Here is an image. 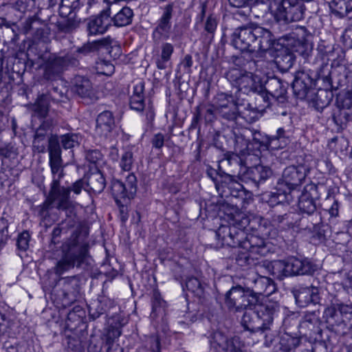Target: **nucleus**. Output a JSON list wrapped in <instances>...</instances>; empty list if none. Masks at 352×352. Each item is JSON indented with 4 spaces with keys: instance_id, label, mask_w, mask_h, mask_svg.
I'll return each mask as SVG.
<instances>
[{
    "instance_id": "nucleus-1",
    "label": "nucleus",
    "mask_w": 352,
    "mask_h": 352,
    "mask_svg": "<svg viewBox=\"0 0 352 352\" xmlns=\"http://www.w3.org/2000/svg\"><path fill=\"white\" fill-rule=\"evenodd\" d=\"M216 236L221 245L239 247L249 252L245 258L265 256L270 252L269 244L263 239L254 234L247 235L242 228L234 224L221 226L216 232Z\"/></svg>"
},
{
    "instance_id": "nucleus-2",
    "label": "nucleus",
    "mask_w": 352,
    "mask_h": 352,
    "mask_svg": "<svg viewBox=\"0 0 352 352\" xmlns=\"http://www.w3.org/2000/svg\"><path fill=\"white\" fill-rule=\"evenodd\" d=\"M233 66L225 74L226 78L233 87L244 94L257 92L263 90L260 76L254 74L257 71L258 62L246 60L243 56L232 57Z\"/></svg>"
},
{
    "instance_id": "nucleus-3",
    "label": "nucleus",
    "mask_w": 352,
    "mask_h": 352,
    "mask_svg": "<svg viewBox=\"0 0 352 352\" xmlns=\"http://www.w3.org/2000/svg\"><path fill=\"white\" fill-rule=\"evenodd\" d=\"M232 37V44L236 49L250 52L267 51L274 41L268 30L255 25L239 27L234 30Z\"/></svg>"
},
{
    "instance_id": "nucleus-4",
    "label": "nucleus",
    "mask_w": 352,
    "mask_h": 352,
    "mask_svg": "<svg viewBox=\"0 0 352 352\" xmlns=\"http://www.w3.org/2000/svg\"><path fill=\"white\" fill-rule=\"evenodd\" d=\"M62 248V258L54 268L56 274L61 275L74 267H80L83 264L88 263L89 245L85 242H79L76 234L72 235L63 245Z\"/></svg>"
},
{
    "instance_id": "nucleus-5",
    "label": "nucleus",
    "mask_w": 352,
    "mask_h": 352,
    "mask_svg": "<svg viewBox=\"0 0 352 352\" xmlns=\"http://www.w3.org/2000/svg\"><path fill=\"white\" fill-rule=\"evenodd\" d=\"M70 188L60 186V181L52 180L49 195L45 202L40 206L39 214L45 217L48 210L56 204L58 210H64L67 216L72 217L75 206L69 199Z\"/></svg>"
},
{
    "instance_id": "nucleus-6",
    "label": "nucleus",
    "mask_w": 352,
    "mask_h": 352,
    "mask_svg": "<svg viewBox=\"0 0 352 352\" xmlns=\"http://www.w3.org/2000/svg\"><path fill=\"white\" fill-rule=\"evenodd\" d=\"M277 307L273 303L260 305L256 313L245 312L242 318L243 327L251 332H263L273 321V316Z\"/></svg>"
},
{
    "instance_id": "nucleus-7",
    "label": "nucleus",
    "mask_w": 352,
    "mask_h": 352,
    "mask_svg": "<svg viewBox=\"0 0 352 352\" xmlns=\"http://www.w3.org/2000/svg\"><path fill=\"white\" fill-rule=\"evenodd\" d=\"M253 291L245 284V287L233 286L225 295V304L230 311H241L249 306L256 304Z\"/></svg>"
},
{
    "instance_id": "nucleus-8",
    "label": "nucleus",
    "mask_w": 352,
    "mask_h": 352,
    "mask_svg": "<svg viewBox=\"0 0 352 352\" xmlns=\"http://www.w3.org/2000/svg\"><path fill=\"white\" fill-rule=\"evenodd\" d=\"M223 166L226 164H234L240 166V171L238 173V177L242 181L249 180L252 182L256 188H258V184L265 181L272 175V171L269 166L263 165H256L246 169V166L242 165L241 160L234 158H228L221 162Z\"/></svg>"
},
{
    "instance_id": "nucleus-9",
    "label": "nucleus",
    "mask_w": 352,
    "mask_h": 352,
    "mask_svg": "<svg viewBox=\"0 0 352 352\" xmlns=\"http://www.w3.org/2000/svg\"><path fill=\"white\" fill-rule=\"evenodd\" d=\"M305 10V6L300 0H281L276 11L275 19L284 24L299 21L303 19Z\"/></svg>"
},
{
    "instance_id": "nucleus-10",
    "label": "nucleus",
    "mask_w": 352,
    "mask_h": 352,
    "mask_svg": "<svg viewBox=\"0 0 352 352\" xmlns=\"http://www.w3.org/2000/svg\"><path fill=\"white\" fill-rule=\"evenodd\" d=\"M78 65V58L73 55L50 58L44 64L43 78L47 80H55L60 77L68 67H77Z\"/></svg>"
},
{
    "instance_id": "nucleus-11",
    "label": "nucleus",
    "mask_w": 352,
    "mask_h": 352,
    "mask_svg": "<svg viewBox=\"0 0 352 352\" xmlns=\"http://www.w3.org/2000/svg\"><path fill=\"white\" fill-rule=\"evenodd\" d=\"M274 267L283 268L285 276L311 274L316 270V265L309 260L296 257L289 258L285 262L277 261Z\"/></svg>"
},
{
    "instance_id": "nucleus-12",
    "label": "nucleus",
    "mask_w": 352,
    "mask_h": 352,
    "mask_svg": "<svg viewBox=\"0 0 352 352\" xmlns=\"http://www.w3.org/2000/svg\"><path fill=\"white\" fill-rule=\"evenodd\" d=\"M210 343L217 352H244L243 344L239 337L228 338L221 331L212 333Z\"/></svg>"
},
{
    "instance_id": "nucleus-13",
    "label": "nucleus",
    "mask_w": 352,
    "mask_h": 352,
    "mask_svg": "<svg viewBox=\"0 0 352 352\" xmlns=\"http://www.w3.org/2000/svg\"><path fill=\"white\" fill-rule=\"evenodd\" d=\"M50 166L53 175V180L60 181L64 176L61 149L58 137L52 135L48 140Z\"/></svg>"
},
{
    "instance_id": "nucleus-14",
    "label": "nucleus",
    "mask_w": 352,
    "mask_h": 352,
    "mask_svg": "<svg viewBox=\"0 0 352 352\" xmlns=\"http://www.w3.org/2000/svg\"><path fill=\"white\" fill-rule=\"evenodd\" d=\"M308 170L303 165L287 167L282 175V179L278 184V190H280L283 186H286L291 190L299 186L305 180Z\"/></svg>"
},
{
    "instance_id": "nucleus-15",
    "label": "nucleus",
    "mask_w": 352,
    "mask_h": 352,
    "mask_svg": "<svg viewBox=\"0 0 352 352\" xmlns=\"http://www.w3.org/2000/svg\"><path fill=\"white\" fill-rule=\"evenodd\" d=\"M286 87L278 78H272L267 82V88L259 94L258 100H263L267 103V107L272 103L271 100L283 103L286 100Z\"/></svg>"
},
{
    "instance_id": "nucleus-16",
    "label": "nucleus",
    "mask_w": 352,
    "mask_h": 352,
    "mask_svg": "<svg viewBox=\"0 0 352 352\" xmlns=\"http://www.w3.org/2000/svg\"><path fill=\"white\" fill-rule=\"evenodd\" d=\"M250 277L246 280L245 285L253 291L256 303L259 295L270 296L276 291V285L272 279L256 274H249Z\"/></svg>"
},
{
    "instance_id": "nucleus-17",
    "label": "nucleus",
    "mask_w": 352,
    "mask_h": 352,
    "mask_svg": "<svg viewBox=\"0 0 352 352\" xmlns=\"http://www.w3.org/2000/svg\"><path fill=\"white\" fill-rule=\"evenodd\" d=\"M216 111L222 118L234 120L240 111L233 96L223 93L219 94L215 101Z\"/></svg>"
},
{
    "instance_id": "nucleus-18",
    "label": "nucleus",
    "mask_w": 352,
    "mask_h": 352,
    "mask_svg": "<svg viewBox=\"0 0 352 352\" xmlns=\"http://www.w3.org/2000/svg\"><path fill=\"white\" fill-rule=\"evenodd\" d=\"M113 6V4L109 5L98 16L89 21L87 28L89 35L102 34L106 32L111 24V10Z\"/></svg>"
},
{
    "instance_id": "nucleus-19",
    "label": "nucleus",
    "mask_w": 352,
    "mask_h": 352,
    "mask_svg": "<svg viewBox=\"0 0 352 352\" xmlns=\"http://www.w3.org/2000/svg\"><path fill=\"white\" fill-rule=\"evenodd\" d=\"M292 292L296 303L300 307H306L309 303L319 302V289L314 286L299 285L292 289Z\"/></svg>"
},
{
    "instance_id": "nucleus-20",
    "label": "nucleus",
    "mask_w": 352,
    "mask_h": 352,
    "mask_svg": "<svg viewBox=\"0 0 352 352\" xmlns=\"http://www.w3.org/2000/svg\"><path fill=\"white\" fill-rule=\"evenodd\" d=\"M230 173H226L221 170V165L219 166L217 174L219 175L221 180L220 184H216V186L217 188H223L224 192H226V189H228L231 196L236 197L239 195V192L243 190L244 187L236 179V171L230 170Z\"/></svg>"
},
{
    "instance_id": "nucleus-21",
    "label": "nucleus",
    "mask_w": 352,
    "mask_h": 352,
    "mask_svg": "<svg viewBox=\"0 0 352 352\" xmlns=\"http://www.w3.org/2000/svg\"><path fill=\"white\" fill-rule=\"evenodd\" d=\"M74 91L81 98L88 99L91 102L97 100L90 80L81 76L74 78Z\"/></svg>"
},
{
    "instance_id": "nucleus-22",
    "label": "nucleus",
    "mask_w": 352,
    "mask_h": 352,
    "mask_svg": "<svg viewBox=\"0 0 352 352\" xmlns=\"http://www.w3.org/2000/svg\"><path fill=\"white\" fill-rule=\"evenodd\" d=\"M63 295L67 303L69 304L76 300L80 290L79 278L74 276L63 279Z\"/></svg>"
},
{
    "instance_id": "nucleus-23",
    "label": "nucleus",
    "mask_w": 352,
    "mask_h": 352,
    "mask_svg": "<svg viewBox=\"0 0 352 352\" xmlns=\"http://www.w3.org/2000/svg\"><path fill=\"white\" fill-rule=\"evenodd\" d=\"M311 79L309 75L304 72H298L296 74L292 88L295 95L300 98H305L311 86Z\"/></svg>"
},
{
    "instance_id": "nucleus-24",
    "label": "nucleus",
    "mask_w": 352,
    "mask_h": 352,
    "mask_svg": "<svg viewBox=\"0 0 352 352\" xmlns=\"http://www.w3.org/2000/svg\"><path fill=\"white\" fill-rule=\"evenodd\" d=\"M115 127V120L111 111L100 113L96 119V131L102 136H107Z\"/></svg>"
},
{
    "instance_id": "nucleus-25",
    "label": "nucleus",
    "mask_w": 352,
    "mask_h": 352,
    "mask_svg": "<svg viewBox=\"0 0 352 352\" xmlns=\"http://www.w3.org/2000/svg\"><path fill=\"white\" fill-rule=\"evenodd\" d=\"M86 186L89 188L87 191L94 193H100L105 187V179L100 171L89 173L86 177Z\"/></svg>"
},
{
    "instance_id": "nucleus-26",
    "label": "nucleus",
    "mask_w": 352,
    "mask_h": 352,
    "mask_svg": "<svg viewBox=\"0 0 352 352\" xmlns=\"http://www.w3.org/2000/svg\"><path fill=\"white\" fill-rule=\"evenodd\" d=\"M295 61V56L292 52L288 49H282L280 50L276 58L275 63L277 67L282 72H286L293 66Z\"/></svg>"
},
{
    "instance_id": "nucleus-27",
    "label": "nucleus",
    "mask_w": 352,
    "mask_h": 352,
    "mask_svg": "<svg viewBox=\"0 0 352 352\" xmlns=\"http://www.w3.org/2000/svg\"><path fill=\"white\" fill-rule=\"evenodd\" d=\"M144 85L138 82L133 87V94L130 98V107L137 111H142L145 107L144 97Z\"/></svg>"
},
{
    "instance_id": "nucleus-28",
    "label": "nucleus",
    "mask_w": 352,
    "mask_h": 352,
    "mask_svg": "<svg viewBox=\"0 0 352 352\" xmlns=\"http://www.w3.org/2000/svg\"><path fill=\"white\" fill-rule=\"evenodd\" d=\"M300 342L299 338L292 337L289 335L282 336L276 346L274 352H292L299 346Z\"/></svg>"
},
{
    "instance_id": "nucleus-29",
    "label": "nucleus",
    "mask_w": 352,
    "mask_h": 352,
    "mask_svg": "<svg viewBox=\"0 0 352 352\" xmlns=\"http://www.w3.org/2000/svg\"><path fill=\"white\" fill-rule=\"evenodd\" d=\"M133 16V10L129 7H124L111 19L116 26L122 27L131 23Z\"/></svg>"
},
{
    "instance_id": "nucleus-30",
    "label": "nucleus",
    "mask_w": 352,
    "mask_h": 352,
    "mask_svg": "<svg viewBox=\"0 0 352 352\" xmlns=\"http://www.w3.org/2000/svg\"><path fill=\"white\" fill-rule=\"evenodd\" d=\"M165 307L166 302L162 299L160 294L156 290L153 291L151 317L153 318H162L166 314Z\"/></svg>"
},
{
    "instance_id": "nucleus-31",
    "label": "nucleus",
    "mask_w": 352,
    "mask_h": 352,
    "mask_svg": "<svg viewBox=\"0 0 352 352\" xmlns=\"http://www.w3.org/2000/svg\"><path fill=\"white\" fill-rule=\"evenodd\" d=\"M329 6L333 12L340 16L352 11V0H333Z\"/></svg>"
},
{
    "instance_id": "nucleus-32",
    "label": "nucleus",
    "mask_w": 352,
    "mask_h": 352,
    "mask_svg": "<svg viewBox=\"0 0 352 352\" xmlns=\"http://www.w3.org/2000/svg\"><path fill=\"white\" fill-rule=\"evenodd\" d=\"M319 317L316 311L307 313L300 324L302 329L315 332L318 328Z\"/></svg>"
},
{
    "instance_id": "nucleus-33",
    "label": "nucleus",
    "mask_w": 352,
    "mask_h": 352,
    "mask_svg": "<svg viewBox=\"0 0 352 352\" xmlns=\"http://www.w3.org/2000/svg\"><path fill=\"white\" fill-rule=\"evenodd\" d=\"M299 209L305 213L312 214L316 210L315 201L309 193H303L299 197L298 201Z\"/></svg>"
},
{
    "instance_id": "nucleus-34",
    "label": "nucleus",
    "mask_w": 352,
    "mask_h": 352,
    "mask_svg": "<svg viewBox=\"0 0 352 352\" xmlns=\"http://www.w3.org/2000/svg\"><path fill=\"white\" fill-rule=\"evenodd\" d=\"M351 117V112L346 111V109L337 107L333 114V120L336 125L342 129L346 126Z\"/></svg>"
},
{
    "instance_id": "nucleus-35",
    "label": "nucleus",
    "mask_w": 352,
    "mask_h": 352,
    "mask_svg": "<svg viewBox=\"0 0 352 352\" xmlns=\"http://www.w3.org/2000/svg\"><path fill=\"white\" fill-rule=\"evenodd\" d=\"M171 25L170 23L159 21L158 25L153 31V36L156 42L169 37Z\"/></svg>"
},
{
    "instance_id": "nucleus-36",
    "label": "nucleus",
    "mask_w": 352,
    "mask_h": 352,
    "mask_svg": "<svg viewBox=\"0 0 352 352\" xmlns=\"http://www.w3.org/2000/svg\"><path fill=\"white\" fill-rule=\"evenodd\" d=\"M34 112L41 118H45L49 111V97L47 95L41 96L34 106Z\"/></svg>"
},
{
    "instance_id": "nucleus-37",
    "label": "nucleus",
    "mask_w": 352,
    "mask_h": 352,
    "mask_svg": "<svg viewBox=\"0 0 352 352\" xmlns=\"http://www.w3.org/2000/svg\"><path fill=\"white\" fill-rule=\"evenodd\" d=\"M111 190L114 199L118 201L119 199H129V195L124 187V183L119 180H113L111 182Z\"/></svg>"
},
{
    "instance_id": "nucleus-38",
    "label": "nucleus",
    "mask_w": 352,
    "mask_h": 352,
    "mask_svg": "<svg viewBox=\"0 0 352 352\" xmlns=\"http://www.w3.org/2000/svg\"><path fill=\"white\" fill-rule=\"evenodd\" d=\"M186 287L188 291L191 292L197 296L200 297L204 294V287L197 278H189L186 282Z\"/></svg>"
},
{
    "instance_id": "nucleus-39",
    "label": "nucleus",
    "mask_w": 352,
    "mask_h": 352,
    "mask_svg": "<svg viewBox=\"0 0 352 352\" xmlns=\"http://www.w3.org/2000/svg\"><path fill=\"white\" fill-rule=\"evenodd\" d=\"M338 107L352 112V92L346 91L337 98Z\"/></svg>"
},
{
    "instance_id": "nucleus-40",
    "label": "nucleus",
    "mask_w": 352,
    "mask_h": 352,
    "mask_svg": "<svg viewBox=\"0 0 352 352\" xmlns=\"http://www.w3.org/2000/svg\"><path fill=\"white\" fill-rule=\"evenodd\" d=\"M78 6L79 0H61L60 12L61 14L70 16Z\"/></svg>"
},
{
    "instance_id": "nucleus-41",
    "label": "nucleus",
    "mask_w": 352,
    "mask_h": 352,
    "mask_svg": "<svg viewBox=\"0 0 352 352\" xmlns=\"http://www.w3.org/2000/svg\"><path fill=\"white\" fill-rule=\"evenodd\" d=\"M333 72H329L328 65H323L318 74L319 78H321L324 81L328 82L332 88L338 89L339 83L338 82L336 85H334L333 81Z\"/></svg>"
},
{
    "instance_id": "nucleus-42",
    "label": "nucleus",
    "mask_w": 352,
    "mask_h": 352,
    "mask_svg": "<svg viewBox=\"0 0 352 352\" xmlns=\"http://www.w3.org/2000/svg\"><path fill=\"white\" fill-rule=\"evenodd\" d=\"M78 25V21L72 19V16L67 20L58 22V28L60 32L69 33L75 30Z\"/></svg>"
},
{
    "instance_id": "nucleus-43",
    "label": "nucleus",
    "mask_w": 352,
    "mask_h": 352,
    "mask_svg": "<svg viewBox=\"0 0 352 352\" xmlns=\"http://www.w3.org/2000/svg\"><path fill=\"white\" fill-rule=\"evenodd\" d=\"M124 185L129 195V199L133 198L137 191V179L135 175L129 174Z\"/></svg>"
},
{
    "instance_id": "nucleus-44",
    "label": "nucleus",
    "mask_w": 352,
    "mask_h": 352,
    "mask_svg": "<svg viewBox=\"0 0 352 352\" xmlns=\"http://www.w3.org/2000/svg\"><path fill=\"white\" fill-rule=\"evenodd\" d=\"M121 335L120 329L110 327L107 333V343L109 344L107 352H115L116 349H113V341L115 338H118Z\"/></svg>"
},
{
    "instance_id": "nucleus-45",
    "label": "nucleus",
    "mask_w": 352,
    "mask_h": 352,
    "mask_svg": "<svg viewBox=\"0 0 352 352\" xmlns=\"http://www.w3.org/2000/svg\"><path fill=\"white\" fill-rule=\"evenodd\" d=\"M133 164V153L131 151H126L121 157L120 166L123 170L129 171Z\"/></svg>"
},
{
    "instance_id": "nucleus-46",
    "label": "nucleus",
    "mask_w": 352,
    "mask_h": 352,
    "mask_svg": "<svg viewBox=\"0 0 352 352\" xmlns=\"http://www.w3.org/2000/svg\"><path fill=\"white\" fill-rule=\"evenodd\" d=\"M297 39L298 38H296V34L294 32L283 36L279 39L283 45L282 49H288L292 52Z\"/></svg>"
},
{
    "instance_id": "nucleus-47",
    "label": "nucleus",
    "mask_w": 352,
    "mask_h": 352,
    "mask_svg": "<svg viewBox=\"0 0 352 352\" xmlns=\"http://www.w3.org/2000/svg\"><path fill=\"white\" fill-rule=\"evenodd\" d=\"M60 141L65 148H71L78 144V136L76 134H66L60 137Z\"/></svg>"
},
{
    "instance_id": "nucleus-48",
    "label": "nucleus",
    "mask_w": 352,
    "mask_h": 352,
    "mask_svg": "<svg viewBox=\"0 0 352 352\" xmlns=\"http://www.w3.org/2000/svg\"><path fill=\"white\" fill-rule=\"evenodd\" d=\"M96 70L98 74L111 76L114 72V66L104 60L97 63Z\"/></svg>"
},
{
    "instance_id": "nucleus-49",
    "label": "nucleus",
    "mask_w": 352,
    "mask_h": 352,
    "mask_svg": "<svg viewBox=\"0 0 352 352\" xmlns=\"http://www.w3.org/2000/svg\"><path fill=\"white\" fill-rule=\"evenodd\" d=\"M309 48H311V43L307 38H302V39L298 38L296 43L294 45L292 52H298L300 54H305Z\"/></svg>"
},
{
    "instance_id": "nucleus-50",
    "label": "nucleus",
    "mask_w": 352,
    "mask_h": 352,
    "mask_svg": "<svg viewBox=\"0 0 352 352\" xmlns=\"http://www.w3.org/2000/svg\"><path fill=\"white\" fill-rule=\"evenodd\" d=\"M217 22L216 19L212 16H209L206 19L204 25V30L209 34L208 42H210L213 38V34L216 30Z\"/></svg>"
},
{
    "instance_id": "nucleus-51",
    "label": "nucleus",
    "mask_w": 352,
    "mask_h": 352,
    "mask_svg": "<svg viewBox=\"0 0 352 352\" xmlns=\"http://www.w3.org/2000/svg\"><path fill=\"white\" fill-rule=\"evenodd\" d=\"M30 235L28 232L25 231L21 233L16 241V245L19 250L25 251L29 247Z\"/></svg>"
},
{
    "instance_id": "nucleus-52",
    "label": "nucleus",
    "mask_w": 352,
    "mask_h": 352,
    "mask_svg": "<svg viewBox=\"0 0 352 352\" xmlns=\"http://www.w3.org/2000/svg\"><path fill=\"white\" fill-rule=\"evenodd\" d=\"M65 91V87H63V86L60 87H58V86L53 87L47 96L49 99L51 98L52 100L58 102L60 101L62 98H63Z\"/></svg>"
},
{
    "instance_id": "nucleus-53",
    "label": "nucleus",
    "mask_w": 352,
    "mask_h": 352,
    "mask_svg": "<svg viewBox=\"0 0 352 352\" xmlns=\"http://www.w3.org/2000/svg\"><path fill=\"white\" fill-rule=\"evenodd\" d=\"M218 114L216 111V104L208 105L206 107L205 113H204V119L206 122H212L215 116Z\"/></svg>"
},
{
    "instance_id": "nucleus-54",
    "label": "nucleus",
    "mask_w": 352,
    "mask_h": 352,
    "mask_svg": "<svg viewBox=\"0 0 352 352\" xmlns=\"http://www.w3.org/2000/svg\"><path fill=\"white\" fill-rule=\"evenodd\" d=\"M96 44L93 42H88L84 44L82 47H78L76 50V53L87 55L89 53L96 52Z\"/></svg>"
},
{
    "instance_id": "nucleus-55",
    "label": "nucleus",
    "mask_w": 352,
    "mask_h": 352,
    "mask_svg": "<svg viewBox=\"0 0 352 352\" xmlns=\"http://www.w3.org/2000/svg\"><path fill=\"white\" fill-rule=\"evenodd\" d=\"M248 141L243 138V136H236L235 140V150L239 152H244L248 150Z\"/></svg>"
},
{
    "instance_id": "nucleus-56",
    "label": "nucleus",
    "mask_w": 352,
    "mask_h": 352,
    "mask_svg": "<svg viewBox=\"0 0 352 352\" xmlns=\"http://www.w3.org/2000/svg\"><path fill=\"white\" fill-rule=\"evenodd\" d=\"M162 53L161 57L163 59L170 60L172 54L173 53L174 47L173 45L168 43H165L162 45Z\"/></svg>"
},
{
    "instance_id": "nucleus-57",
    "label": "nucleus",
    "mask_w": 352,
    "mask_h": 352,
    "mask_svg": "<svg viewBox=\"0 0 352 352\" xmlns=\"http://www.w3.org/2000/svg\"><path fill=\"white\" fill-rule=\"evenodd\" d=\"M148 342L151 352H160V342L157 336H150L148 338Z\"/></svg>"
},
{
    "instance_id": "nucleus-58",
    "label": "nucleus",
    "mask_w": 352,
    "mask_h": 352,
    "mask_svg": "<svg viewBox=\"0 0 352 352\" xmlns=\"http://www.w3.org/2000/svg\"><path fill=\"white\" fill-rule=\"evenodd\" d=\"M39 21L36 17H30L25 20L23 25V32L24 34H28L32 30L34 29L33 24Z\"/></svg>"
},
{
    "instance_id": "nucleus-59",
    "label": "nucleus",
    "mask_w": 352,
    "mask_h": 352,
    "mask_svg": "<svg viewBox=\"0 0 352 352\" xmlns=\"http://www.w3.org/2000/svg\"><path fill=\"white\" fill-rule=\"evenodd\" d=\"M86 182L83 179H79L73 184L70 187V192L73 191L75 194L78 195L80 193L82 189L87 190L88 188H85Z\"/></svg>"
},
{
    "instance_id": "nucleus-60",
    "label": "nucleus",
    "mask_w": 352,
    "mask_h": 352,
    "mask_svg": "<svg viewBox=\"0 0 352 352\" xmlns=\"http://www.w3.org/2000/svg\"><path fill=\"white\" fill-rule=\"evenodd\" d=\"M33 147L38 153H43L45 149V139L34 137L33 140Z\"/></svg>"
},
{
    "instance_id": "nucleus-61",
    "label": "nucleus",
    "mask_w": 352,
    "mask_h": 352,
    "mask_svg": "<svg viewBox=\"0 0 352 352\" xmlns=\"http://www.w3.org/2000/svg\"><path fill=\"white\" fill-rule=\"evenodd\" d=\"M173 14V5L168 4L165 6L164 13L160 19V21L170 23Z\"/></svg>"
},
{
    "instance_id": "nucleus-62",
    "label": "nucleus",
    "mask_w": 352,
    "mask_h": 352,
    "mask_svg": "<svg viewBox=\"0 0 352 352\" xmlns=\"http://www.w3.org/2000/svg\"><path fill=\"white\" fill-rule=\"evenodd\" d=\"M30 2V0H16L14 7L16 10L24 12L28 10Z\"/></svg>"
},
{
    "instance_id": "nucleus-63",
    "label": "nucleus",
    "mask_w": 352,
    "mask_h": 352,
    "mask_svg": "<svg viewBox=\"0 0 352 352\" xmlns=\"http://www.w3.org/2000/svg\"><path fill=\"white\" fill-rule=\"evenodd\" d=\"M93 43L96 44V51H98L101 47H107L110 45L112 43V40L109 36H108L93 41Z\"/></svg>"
},
{
    "instance_id": "nucleus-64",
    "label": "nucleus",
    "mask_w": 352,
    "mask_h": 352,
    "mask_svg": "<svg viewBox=\"0 0 352 352\" xmlns=\"http://www.w3.org/2000/svg\"><path fill=\"white\" fill-rule=\"evenodd\" d=\"M164 142V136L162 133H157L154 135L152 140L153 146L155 148H160L163 146Z\"/></svg>"
}]
</instances>
